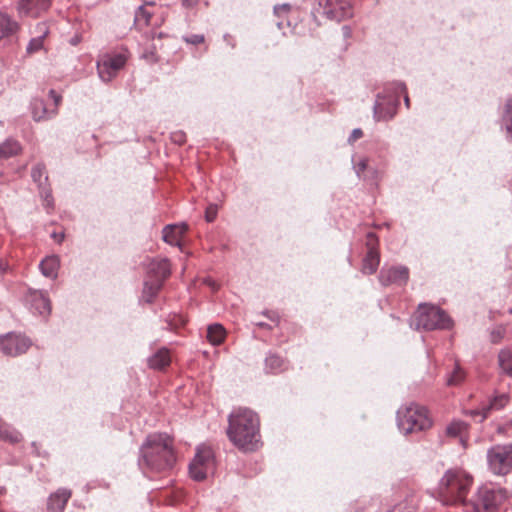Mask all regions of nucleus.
<instances>
[{
	"instance_id": "15",
	"label": "nucleus",
	"mask_w": 512,
	"mask_h": 512,
	"mask_svg": "<svg viewBox=\"0 0 512 512\" xmlns=\"http://www.w3.org/2000/svg\"><path fill=\"white\" fill-rule=\"evenodd\" d=\"M51 5V0H19L18 12L20 15L38 17L46 12Z\"/></svg>"
},
{
	"instance_id": "44",
	"label": "nucleus",
	"mask_w": 512,
	"mask_h": 512,
	"mask_svg": "<svg viewBox=\"0 0 512 512\" xmlns=\"http://www.w3.org/2000/svg\"><path fill=\"white\" fill-rule=\"evenodd\" d=\"M173 141L178 143V144H182L185 142V136L184 134L182 133H175L172 137Z\"/></svg>"
},
{
	"instance_id": "1",
	"label": "nucleus",
	"mask_w": 512,
	"mask_h": 512,
	"mask_svg": "<svg viewBox=\"0 0 512 512\" xmlns=\"http://www.w3.org/2000/svg\"><path fill=\"white\" fill-rule=\"evenodd\" d=\"M227 436L243 452H254L261 445L259 416L248 408H239L228 419Z\"/></svg>"
},
{
	"instance_id": "2",
	"label": "nucleus",
	"mask_w": 512,
	"mask_h": 512,
	"mask_svg": "<svg viewBox=\"0 0 512 512\" xmlns=\"http://www.w3.org/2000/svg\"><path fill=\"white\" fill-rule=\"evenodd\" d=\"M145 469L149 473H165L176 463L173 439L167 434L149 435L141 447Z\"/></svg>"
},
{
	"instance_id": "21",
	"label": "nucleus",
	"mask_w": 512,
	"mask_h": 512,
	"mask_svg": "<svg viewBox=\"0 0 512 512\" xmlns=\"http://www.w3.org/2000/svg\"><path fill=\"white\" fill-rule=\"evenodd\" d=\"M171 357L170 353L166 348L159 349L153 356L149 359V366L153 369H164L170 365Z\"/></svg>"
},
{
	"instance_id": "37",
	"label": "nucleus",
	"mask_w": 512,
	"mask_h": 512,
	"mask_svg": "<svg viewBox=\"0 0 512 512\" xmlns=\"http://www.w3.org/2000/svg\"><path fill=\"white\" fill-rule=\"evenodd\" d=\"M184 40H185V42H187L189 44L199 45V44L204 43L205 38L203 35L193 34V35L185 37Z\"/></svg>"
},
{
	"instance_id": "39",
	"label": "nucleus",
	"mask_w": 512,
	"mask_h": 512,
	"mask_svg": "<svg viewBox=\"0 0 512 512\" xmlns=\"http://www.w3.org/2000/svg\"><path fill=\"white\" fill-rule=\"evenodd\" d=\"M502 120H512V98L508 99L504 106Z\"/></svg>"
},
{
	"instance_id": "14",
	"label": "nucleus",
	"mask_w": 512,
	"mask_h": 512,
	"mask_svg": "<svg viewBox=\"0 0 512 512\" xmlns=\"http://www.w3.org/2000/svg\"><path fill=\"white\" fill-rule=\"evenodd\" d=\"M409 279V269L405 266L383 268L379 275L380 282L387 286L390 284L405 285Z\"/></svg>"
},
{
	"instance_id": "33",
	"label": "nucleus",
	"mask_w": 512,
	"mask_h": 512,
	"mask_svg": "<svg viewBox=\"0 0 512 512\" xmlns=\"http://www.w3.org/2000/svg\"><path fill=\"white\" fill-rule=\"evenodd\" d=\"M0 438H3L11 443H18L22 440V435L8 428H0Z\"/></svg>"
},
{
	"instance_id": "28",
	"label": "nucleus",
	"mask_w": 512,
	"mask_h": 512,
	"mask_svg": "<svg viewBox=\"0 0 512 512\" xmlns=\"http://www.w3.org/2000/svg\"><path fill=\"white\" fill-rule=\"evenodd\" d=\"M467 424L462 421H453L451 422L447 428L446 433L451 437H462L467 432Z\"/></svg>"
},
{
	"instance_id": "41",
	"label": "nucleus",
	"mask_w": 512,
	"mask_h": 512,
	"mask_svg": "<svg viewBox=\"0 0 512 512\" xmlns=\"http://www.w3.org/2000/svg\"><path fill=\"white\" fill-rule=\"evenodd\" d=\"M507 138L512 142V120H502Z\"/></svg>"
},
{
	"instance_id": "23",
	"label": "nucleus",
	"mask_w": 512,
	"mask_h": 512,
	"mask_svg": "<svg viewBox=\"0 0 512 512\" xmlns=\"http://www.w3.org/2000/svg\"><path fill=\"white\" fill-rule=\"evenodd\" d=\"M226 338V330L220 324H212L207 328V340L210 344L217 346L224 342Z\"/></svg>"
},
{
	"instance_id": "8",
	"label": "nucleus",
	"mask_w": 512,
	"mask_h": 512,
	"mask_svg": "<svg viewBox=\"0 0 512 512\" xmlns=\"http://www.w3.org/2000/svg\"><path fill=\"white\" fill-rule=\"evenodd\" d=\"M214 469V454L210 447L202 445L197 448L196 454L189 465L191 478L196 481L204 480L208 473Z\"/></svg>"
},
{
	"instance_id": "38",
	"label": "nucleus",
	"mask_w": 512,
	"mask_h": 512,
	"mask_svg": "<svg viewBox=\"0 0 512 512\" xmlns=\"http://www.w3.org/2000/svg\"><path fill=\"white\" fill-rule=\"evenodd\" d=\"M45 168L44 166L38 164L36 165L33 169H32V178L35 182H40L41 181V177L43 176L44 174V171Z\"/></svg>"
},
{
	"instance_id": "19",
	"label": "nucleus",
	"mask_w": 512,
	"mask_h": 512,
	"mask_svg": "<svg viewBox=\"0 0 512 512\" xmlns=\"http://www.w3.org/2000/svg\"><path fill=\"white\" fill-rule=\"evenodd\" d=\"M35 36L31 39L27 46L29 54L36 53L44 48L46 37L49 35V27L47 23H38L34 31Z\"/></svg>"
},
{
	"instance_id": "47",
	"label": "nucleus",
	"mask_w": 512,
	"mask_h": 512,
	"mask_svg": "<svg viewBox=\"0 0 512 512\" xmlns=\"http://www.w3.org/2000/svg\"><path fill=\"white\" fill-rule=\"evenodd\" d=\"M53 238L55 239L56 242L58 243H61L64 239V234H56V233H53Z\"/></svg>"
},
{
	"instance_id": "11",
	"label": "nucleus",
	"mask_w": 512,
	"mask_h": 512,
	"mask_svg": "<svg viewBox=\"0 0 512 512\" xmlns=\"http://www.w3.org/2000/svg\"><path fill=\"white\" fill-rule=\"evenodd\" d=\"M62 101L61 95L54 90L49 91V100L35 98L32 102V116L35 121H41L54 116L57 113L58 106Z\"/></svg>"
},
{
	"instance_id": "36",
	"label": "nucleus",
	"mask_w": 512,
	"mask_h": 512,
	"mask_svg": "<svg viewBox=\"0 0 512 512\" xmlns=\"http://www.w3.org/2000/svg\"><path fill=\"white\" fill-rule=\"evenodd\" d=\"M217 206L216 205H209L205 211V218L207 222H213L216 219L217 216Z\"/></svg>"
},
{
	"instance_id": "9",
	"label": "nucleus",
	"mask_w": 512,
	"mask_h": 512,
	"mask_svg": "<svg viewBox=\"0 0 512 512\" xmlns=\"http://www.w3.org/2000/svg\"><path fill=\"white\" fill-rule=\"evenodd\" d=\"M488 465L496 475H507L512 470V445L495 446L488 451Z\"/></svg>"
},
{
	"instance_id": "12",
	"label": "nucleus",
	"mask_w": 512,
	"mask_h": 512,
	"mask_svg": "<svg viewBox=\"0 0 512 512\" xmlns=\"http://www.w3.org/2000/svg\"><path fill=\"white\" fill-rule=\"evenodd\" d=\"M323 14L329 19L342 21L352 16V7L349 0H318Z\"/></svg>"
},
{
	"instance_id": "25",
	"label": "nucleus",
	"mask_w": 512,
	"mask_h": 512,
	"mask_svg": "<svg viewBox=\"0 0 512 512\" xmlns=\"http://www.w3.org/2000/svg\"><path fill=\"white\" fill-rule=\"evenodd\" d=\"M60 262L57 256H48L40 263V269L46 277L54 278L57 276Z\"/></svg>"
},
{
	"instance_id": "10",
	"label": "nucleus",
	"mask_w": 512,
	"mask_h": 512,
	"mask_svg": "<svg viewBox=\"0 0 512 512\" xmlns=\"http://www.w3.org/2000/svg\"><path fill=\"white\" fill-rule=\"evenodd\" d=\"M127 55L124 52L105 54L97 61L99 77L105 81H111L117 73L125 66Z\"/></svg>"
},
{
	"instance_id": "32",
	"label": "nucleus",
	"mask_w": 512,
	"mask_h": 512,
	"mask_svg": "<svg viewBox=\"0 0 512 512\" xmlns=\"http://www.w3.org/2000/svg\"><path fill=\"white\" fill-rule=\"evenodd\" d=\"M284 366V359L278 355H270L266 358V367L269 368L272 372L279 371Z\"/></svg>"
},
{
	"instance_id": "46",
	"label": "nucleus",
	"mask_w": 512,
	"mask_h": 512,
	"mask_svg": "<svg viewBox=\"0 0 512 512\" xmlns=\"http://www.w3.org/2000/svg\"><path fill=\"white\" fill-rule=\"evenodd\" d=\"M401 89H402V91L406 92V87L404 85H402ZM404 101H405L406 107L409 108L410 107V99H409L407 93H405Z\"/></svg>"
},
{
	"instance_id": "3",
	"label": "nucleus",
	"mask_w": 512,
	"mask_h": 512,
	"mask_svg": "<svg viewBox=\"0 0 512 512\" xmlns=\"http://www.w3.org/2000/svg\"><path fill=\"white\" fill-rule=\"evenodd\" d=\"M472 484V476L463 469H449L445 472L439 482L437 499L443 505H457L464 503Z\"/></svg>"
},
{
	"instance_id": "40",
	"label": "nucleus",
	"mask_w": 512,
	"mask_h": 512,
	"mask_svg": "<svg viewBox=\"0 0 512 512\" xmlns=\"http://www.w3.org/2000/svg\"><path fill=\"white\" fill-rule=\"evenodd\" d=\"M290 5L289 4H283L275 6L274 12L277 16L281 17L286 15L290 11Z\"/></svg>"
},
{
	"instance_id": "26",
	"label": "nucleus",
	"mask_w": 512,
	"mask_h": 512,
	"mask_svg": "<svg viewBox=\"0 0 512 512\" xmlns=\"http://www.w3.org/2000/svg\"><path fill=\"white\" fill-rule=\"evenodd\" d=\"M152 13L144 6L140 7L135 14V26L138 30H143L151 24Z\"/></svg>"
},
{
	"instance_id": "5",
	"label": "nucleus",
	"mask_w": 512,
	"mask_h": 512,
	"mask_svg": "<svg viewBox=\"0 0 512 512\" xmlns=\"http://www.w3.org/2000/svg\"><path fill=\"white\" fill-rule=\"evenodd\" d=\"M413 324L416 329H444L450 326V319L440 308L422 304L413 315Z\"/></svg>"
},
{
	"instance_id": "35",
	"label": "nucleus",
	"mask_w": 512,
	"mask_h": 512,
	"mask_svg": "<svg viewBox=\"0 0 512 512\" xmlns=\"http://www.w3.org/2000/svg\"><path fill=\"white\" fill-rule=\"evenodd\" d=\"M366 247H367V251L378 250V238L372 232L367 234Z\"/></svg>"
},
{
	"instance_id": "22",
	"label": "nucleus",
	"mask_w": 512,
	"mask_h": 512,
	"mask_svg": "<svg viewBox=\"0 0 512 512\" xmlns=\"http://www.w3.org/2000/svg\"><path fill=\"white\" fill-rule=\"evenodd\" d=\"M380 263L379 250L367 251L363 259L362 272L371 275L376 272Z\"/></svg>"
},
{
	"instance_id": "49",
	"label": "nucleus",
	"mask_w": 512,
	"mask_h": 512,
	"mask_svg": "<svg viewBox=\"0 0 512 512\" xmlns=\"http://www.w3.org/2000/svg\"><path fill=\"white\" fill-rule=\"evenodd\" d=\"M257 325H259L260 327H265L264 323H258Z\"/></svg>"
},
{
	"instance_id": "30",
	"label": "nucleus",
	"mask_w": 512,
	"mask_h": 512,
	"mask_svg": "<svg viewBox=\"0 0 512 512\" xmlns=\"http://www.w3.org/2000/svg\"><path fill=\"white\" fill-rule=\"evenodd\" d=\"M499 365L503 371L512 374V352L509 350H502L498 356Z\"/></svg>"
},
{
	"instance_id": "24",
	"label": "nucleus",
	"mask_w": 512,
	"mask_h": 512,
	"mask_svg": "<svg viewBox=\"0 0 512 512\" xmlns=\"http://www.w3.org/2000/svg\"><path fill=\"white\" fill-rule=\"evenodd\" d=\"M18 28L17 22L13 21L7 14L0 12V40L14 34Z\"/></svg>"
},
{
	"instance_id": "16",
	"label": "nucleus",
	"mask_w": 512,
	"mask_h": 512,
	"mask_svg": "<svg viewBox=\"0 0 512 512\" xmlns=\"http://www.w3.org/2000/svg\"><path fill=\"white\" fill-rule=\"evenodd\" d=\"M71 497L72 491L70 489H57L47 499V510L49 512H63Z\"/></svg>"
},
{
	"instance_id": "31",
	"label": "nucleus",
	"mask_w": 512,
	"mask_h": 512,
	"mask_svg": "<svg viewBox=\"0 0 512 512\" xmlns=\"http://www.w3.org/2000/svg\"><path fill=\"white\" fill-rule=\"evenodd\" d=\"M466 374L463 369L456 364L454 370L447 378V385L458 386L465 380Z\"/></svg>"
},
{
	"instance_id": "20",
	"label": "nucleus",
	"mask_w": 512,
	"mask_h": 512,
	"mask_svg": "<svg viewBox=\"0 0 512 512\" xmlns=\"http://www.w3.org/2000/svg\"><path fill=\"white\" fill-rule=\"evenodd\" d=\"M31 307L40 315H47L50 313V301L42 292H33L30 295Z\"/></svg>"
},
{
	"instance_id": "27",
	"label": "nucleus",
	"mask_w": 512,
	"mask_h": 512,
	"mask_svg": "<svg viewBox=\"0 0 512 512\" xmlns=\"http://www.w3.org/2000/svg\"><path fill=\"white\" fill-rule=\"evenodd\" d=\"M21 147L17 141L7 140L0 145V159L17 155Z\"/></svg>"
},
{
	"instance_id": "13",
	"label": "nucleus",
	"mask_w": 512,
	"mask_h": 512,
	"mask_svg": "<svg viewBox=\"0 0 512 512\" xmlns=\"http://www.w3.org/2000/svg\"><path fill=\"white\" fill-rule=\"evenodd\" d=\"M29 346V341L18 335L8 334L0 338V351L9 356H17L25 353Z\"/></svg>"
},
{
	"instance_id": "48",
	"label": "nucleus",
	"mask_w": 512,
	"mask_h": 512,
	"mask_svg": "<svg viewBox=\"0 0 512 512\" xmlns=\"http://www.w3.org/2000/svg\"><path fill=\"white\" fill-rule=\"evenodd\" d=\"M6 494V488L0 487V497Z\"/></svg>"
},
{
	"instance_id": "18",
	"label": "nucleus",
	"mask_w": 512,
	"mask_h": 512,
	"mask_svg": "<svg viewBox=\"0 0 512 512\" xmlns=\"http://www.w3.org/2000/svg\"><path fill=\"white\" fill-rule=\"evenodd\" d=\"M188 227L186 224L167 225L163 229V240L170 244L181 248L183 237Z\"/></svg>"
},
{
	"instance_id": "42",
	"label": "nucleus",
	"mask_w": 512,
	"mask_h": 512,
	"mask_svg": "<svg viewBox=\"0 0 512 512\" xmlns=\"http://www.w3.org/2000/svg\"><path fill=\"white\" fill-rule=\"evenodd\" d=\"M363 136V131L359 128L357 129H354L349 137V142L350 143H354L356 142L358 139L362 138Z\"/></svg>"
},
{
	"instance_id": "6",
	"label": "nucleus",
	"mask_w": 512,
	"mask_h": 512,
	"mask_svg": "<svg viewBox=\"0 0 512 512\" xmlns=\"http://www.w3.org/2000/svg\"><path fill=\"white\" fill-rule=\"evenodd\" d=\"M149 280L144 284V295L147 301H151L153 297L160 291L164 281L170 276L171 266L167 259L153 260L149 265Z\"/></svg>"
},
{
	"instance_id": "17",
	"label": "nucleus",
	"mask_w": 512,
	"mask_h": 512,
	"mask_svg": "<svg viewBox=\"0 0 512 512\" xmlns=\"http://www.w3.org/2000/svg\"><path fill=\"white\" fill-rule=\"evenodd\" d=\"M510 401V397L507 393L496 395L487 405L482 406L480 410L472 412L474 416H480L479 421L485 420L491 411H497L504 408Z\"/></svg>"
},
{
	"instance_id": "34",
	"label": "nucleus",
	"mask_w": 512,
	"mask_h": 512,
	"mask_svg": "<svg viewBox=\"0 0 512 512\" xmlns=\"http://www.w3.org/2000/svg\"><path fill=\"white\" fill-rule=\"evenodd\" d=\"M394 114H395V106H392L390 108V111L385 115H383L381 112V104L380 103H377L375 106V117L377 118V120L392 118L394 116Z\"/></svg>"
},
{
	"instance_id": "7",
	"label": "nucleus",
	"mask_w": 512,
	"mask_h": 512,
	"mask_svg": "<svg viewBox=\"0 0 512 512\" xmlns=\"http://www.w3.org/2000/svg\"><path fill=\"white\" fill-rule=\"evenodd\" d=\"M505 488L482 486L477 493L476 508L479 512H497L508 500Z\"/></svg>"
},
{
	"instance_id": "45",
	"label": "nucleus",
	"mask_w": 512,
	"mask_h": 512,
	"mask_svg": "<svg viewBox=\"0 0 512 512\" xmlns=\"http://www.w3.org/2000/svg\"><path fill=\"white\" fill-rule=\"evenodd\" d=\"M197 2H198V0H182L183 5L186 6V7H192Z\"/></svg>"
},
{
	"instance_id": "29",
	"label": "nucleus",
	"mask_w": 512,
	"mask_h": 512,
	"mask_svg": "<svg viewBox=\"0 0 512 512\" xmlns=\"http://www.w3.org/2000/svg\"><path fill=\"white\" fill-rule=\"evenodd\" d=\"M417 508V503L414 497H410L405 499L402 502L397 503L391 510L388 512H415Z\"/></svg>"
},
{
	"instance_id": "43",
	"label": "nucleus",
	"mask_w": 512,
	"mask_h": 512,
	"mask_svg": "<svg viewBox=\"0 0 512 512\" xmlns=\"http://www.w3.org/2000/svg\"><path fill=\"white\" fill-rule=\"evenodd\" d=\"M367 166H368V161L366 159H361L356 164V171H357L358 175H360L362 172H364L365 169L367 168Z\"/></svg>"
},
{
	"instance_id": "4",
	"label": "nucleus",
	"mask_w": 512,
	"mask_h": 512,
	"mask_svg": "<svg viewBox=\"0 0 512 512\" xmlns=\"http://www.w3.org/2000/svg\"><path fill=\"white\" fill-rule=\"evenodd\" d=\"M398 426L403 433L410 434L429 429L432 420L424 406L412 403L398 412Z\"/></svg>"
}]
</instances>
